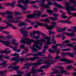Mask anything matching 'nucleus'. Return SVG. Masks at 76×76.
Listing matches in <instances>:
<instances>
[{
	"instance_id": "f257e3e1",
	"label": "nucleus",
	"mask_w": 76,
	"mask_h": 76,
	"mask_svg": "<svg viewBox=\"0 0 76 76\" xmlns=\"http://www.w3.org/2000/svg\"><path fill=\"white\" fill-rule=\"evenodd\" d=\"M44 61V60H39V61L37 62L36 63L33 64V66L32 67V69L31 70V73H39L40 72H43L44 71L43 70L41 69H48L49 66L47 65H44L43 66H42L41 67V68L38 69H37L38 67L37 66H39L42 64H43V62H41L40 61Z\"/></svg>"
},
{
	"instance_id": "f03ea898",
	"label": "nucleus",
	"mask_w": 76,
	"mask_h": 76,
	"mask_svg": "<svg viewBox=\"0 0 76 76\" xmlns=\"http://www.w3.org/2000/svg\"><path fill=\"white\" fill-rule=\"evenodd\" d=\"M42 41H43L45 43V41L44 39L41 40H39L37 41H36L34 42V44L33 46V48L32 47H30V48H31V50H33L32 52H37V50L36 48H38L39 50H41V46L38 47V44H39V45L41 46L42 45Z\"/></svg>"
},
{
	"instance_id": "7ed1b4c3",
	"label": "nucleus",
	"mask_w": 76,
	"mask_h": 76,
	"mask_svg": "<svg viewBox=\"0 0 76 76\" xmlns=\"http://www.w3.org/2000/svg\"><path fill=\"white\" fill-rule=\"evenodd\" d=\"M38 58V57H35L34 58H23V56H22L20 58H19V57H15L12 58V60L10 61H16V63H19V61H21V63H22L23 62L24 60H31V61H34L35 59Z\"/></svg>"
},
{
	"instance_id": "20e7f679",
	"label": "nucleus",
	"mask_w": 76,
	"mask_h": 76,
	"mask_svg": "<svg viewBox=\"0 0 76 76\" xmlns=\"http://www.w3.org/2000/svg\"><path fill=\"white\" fill-rule=\"evenodd\" d=\"M35 13L34 14L30 15L27 16L26 19H31L32 18H36V19L39 18L41 15V13L37 10L34 11Z\"/></svg>"
},
{
	"instance_id": "39448f33",
	"label": "nucleus",
	"mask_w": 76,
	"mask_h": 76,
	"mask_svg": "<svg viewBox=\"0 0 76 76\" xmlns=\"http://www.w3.org/2000/svg\"><path fill=\"white\" fill-rule=\"evenodd\" d=\"M63 44H57L55 46H54V45H52V48L53 49H54V50H53L50 48L49 49V52H50L51 53H58V51L57 50V46H61L60 48H62V47H65L66 46H62V45H63Z\"/></svg>"
},
{
	"instance_id": "423d86ee",
	"label": "nucleus",
	"mask_w": 76,
	"mask_h": 76,
	"mask_svg": "<svg viewBox=\"0 0 76 76\" xmlns=\"http://www.w3.org/2000/svg\"><path fill=\"white\" fill-rule=\"evenodd\" d=\"M41 34V32L39 31H35L34 30L33 33H31L30 34V35L31 38H34L36 40H37L39 38V34Z\"/></svg>"
},
{
	"instance_id": "0eeeda50",
	"label": "nucleus",
	"mask_w": 76,
	"mask_h": 76,
	"mask_svg": "<svg viewBox=\"0 0 76 76\" xmlns=\"http://www.w3.org/2000/svg\"><path fill=\"white\" fill-rule=\"evenodd\" d=\"M15 42H16V39H13L12 40V42H11L10 41L5 42L2 40L0 39V42H2V43H3V44H2L3 45H4L7 47H9V44H13L15 46H16L18 45H19V43H18L16 44L15 43Z\"/></svg>"
},
{
	"instance_id": "6e6552de",
	"label": "nucleus",
	"mask_w": 76,
	"mask_h": 76,
	"mask_svg": "<svg viewBox=\"0 0 76 76\" xmlns=\"http://www.w3.org/2000/svg\"><path fill=\"white\" fill-rule=\"evenodd\" d=\"M50 38H51L49 37L48 36L45 37L44 38V39L48 40V41H45V43H46L47 45L49 44H52V43H53L54 44H55L56 43V40H54V36H52V42H50V41L51 40Z\"/></svg>"
},
{
	"instance_id": "1a4fd4ad",
	"label": "nucleus",
	"mask_w": 76,
	"mask_h": 76,
	"mask_svg": "<svg viewBox=\"0 0 76 76\" xmlns=\"http://www.w3.org/2000/svg\"><path fill=\"white\" fill-rule=\"evenodd\" d=\"M36 41H34L33 39L30 40V39L29 38H26V37H25L24 38H22L21 40V42L20 43L22 42V43H24V44H27L28 45L31 44V43L32 42H35Z\"/></svg>"
},
{
	"instance_id": "9d476101",
	"label": "nucleus",
	"mask_w": 76,
	"mask_h": 76,
	"mask_svg": "<svg viewBox=\"0 0 76 76\" xmlns=\"http://www.w3.org/2000/svg\"><path fill=\"white\" fill-rule=\"evenodd\" d=\"M72 30H71L70 28H68L67 29L68 31H72V33H68L66 34V35L67 36H69L70 37H73L75 35L74 34V33L76 32V27H74L73 28Z\"/></svg>"
},
{
	"instance_id": "9b49d317",
	"label": "nucleus",
	"mask_w": 76,
	"mask_h": 76,
	"mask_svg": "<svg viewBox=\"0 0 76 76\" xmlns=\"http://www.w3.org/2000/svg\"><path fill=\"white\" fill-rule=\"evenodd\" d=\"M32 28V26H30L27 28H22L20 29V31L21 33H22L23 34L24 37H25V36H28V34L27 33V31H25L23 30H24L25 29H26L27 30H29V29H31Z\"/></svg>"
},
{
	"instance_id": "f8f14e48",
	"label": "nucleus",
	"mask_w": 76,
	"mask_h": 76,
	"mask_svg": "<svg viewBox=\"0 0 76 76\" xmlns=\"http://www.w3.org/2000/svg\"><path fill=\"white\" fill-rule=\"evenodd\" d=\"M51 24L52 25H51L50 26L47 25V24H44V26L45 28H46L48 29L51 30L54 28L55 26H56L57 23L53 22L51 23Z\"/></svg>"
},
{
	"instance_id": "ddd939ff",
	"label": "nucleus",
	"mask_w": 76,
	"mask_h": 76,
	"mask_svg": "<svg viewBox=\"0 0 76 76\" xmlns=\"http://www.w3.org/2000/svg\"><path fill=\"white\" fill-rule=\"evenodd\" d=\"M45 0H42L41 1L42 3H41L40 4V7H41V9H42V8H47L48 9H50V8H49V7L48 5L44 4V2H45Z\"/></svg>"
},
{
	"instance_id": "4468645a",
	"label": "nucleus",
	"mask_w": 76,
	"mask_h": 76,
	"mask_svg": "<svg viewBox=\"0 0 76 76\" xmlns=\"http://www.w3.org/2000/svg\"><path fill=\"white\" fill-rule=\"evenodd\" d=\"M61 61H63L64 62H66V63H65L64 64H69L70 63H73V61L72 60H68L66 58H62L60 59Z\"/></svg>"
},
{
	"instance_id": "2eb2a0df",
	"label": "nucleus",
	"mask_w": 76,
	"mask_h": 76,
	"mask_svg": "<svg viewBox=\"0 0 76 76\" xmlns=\"http://www.w3.org/2000/svg\"><path fill=\"white\" fill-rule=\"evenodd\" d=\"M19 66H8V69H12L10 70L9 71L10 72L11 71H13V70H19Z\"/></svg>"
},
{
	"instance_id": "dca6fc26",
	"label": "nucleus",
	"mask_w": 76,
	"mask_h": 76,
	"mask_svg": "<svg viewBox=\"0 0 76 76\" xmlns=\"http://www.w3.org/2000/svg\"><path fill=\"white\" fill-rule=\"evenodd\" d=\"M42 53L41 52H39L37 53L36 54H31L29 53L25 55V57H27V56H31V55L33 56H34V57H36V56H41L42 55Z\"/></svg>"
},
{
	"instance_id": "f3484780",
	"label": "nucleus",
	"mask_w": 76,
	"mask_h": 76,
	"mask_svg": "<svg viewBox=\"0 0 76 76\" xmlns=\"http://www.w3.org/2000/svg\"><path fill=\"white\" fill-rule=\"evenodd\" d=\"M55 62H56L55 61L48 60L45 62H44L43 63L47 64L48 65H50L51 64H53V63H55Z\"/></svg>"
},
{
	"instance_id": "a211bd4d",
	"label": "nucleus",
	"mask_w": 76,
	"mask_h": 76,
	"mask_svg": "<svg viewBox=\"0 0 76 76\" xmlns=\"http://www.w3.org/2000/svg\"><path fill=\"white\" fill-rule=\"evenodd\" d=\"M18 6L19 7H20L23 9V12H24L25 10H26V9H27V8L28 7V6H26L25 7H23L21 4H18Z\"/></svg>"
},
{
	"instance_id": "6ab92c4d",
	"label": "nucleus",
	"mask_w": 76,
	"mask_h": 76,
	"mask_svg": "<svg viewBox=\"0 0 76 76\" xmlns=\"http://www.w3.org/2000/svg\"><path fill=\"white\" fill-rule=\"evenodd\" d=\"M36 23L37 25H35L34 26V28H38V26H42V25H44V24H45L40 23L38 21H37L36 22Z\"/></svg>"
},
{
	"instance_id": "aec40b11",
	"label": "nucleus",
	"mask_w": 76,
	"mask_h": 76,
	"mask_svg": "<svg viewBox=\"0 0 76 76\" xmlns=\"http://www.w3.org/2000/svg\"><path fill=\"white\" fill-rule=\"evenodd\" d=\"M25 66L23 68H22L21 69H29V67L31 66V64L29 63H27L24 64Z\"/></svg>"
},
{
	"instance_id": "412c9836",
	"label": "nucleus",
	"mask_w": 76,
	"mask_h": 76,
	"mask_svg": "<svg viewBox=\"0 0 76 76\" xmlns=\"http://www.w3.org/2000/svg\"><path fill=\"white\" fill-rule=\"evenodd\" d=\"M9 26H10L11 27H13V25L10 24H8V25H6L5 27H0V29H3L7 28H9Z\"/></svg>"
},
{
	"instance_id": "4be33fe9",
	"label": "nucleus",
	"mask_w": 76,
	"mask_h": 76,
	"mask_svg": "<svg viewBox=\"0 0 76 76\" xmlns=\"http://www.w3.org/2000/svg\"><path fill=\"white\" fill-rule=\"evenodd\" d=\"M67 28V27H65L63 28H58V29L57 30V31L58 32H61L63 31H65L66 29Z\"/></svg>"
},
{
	"instance_id": "5701e85b",
	"label": "nucleus",
	"mask_w": 76,
	"mask_h": 76,
	"mask_svg": "<svg viewBox=\"0 0 76 76\" xmlns=\"http://www.w3.org/2000/svg\"><path fill=\"white\" fill-rule=\"evenodd\" d=\"M47 45L46 44L45 46V49H44L42 50V52H41L42 53V55H39V56H43V55L42 54H44L45 53V49H47V48H48V46H47Z\"/></svg>"
},
{
	"instance_id": "b1692460",
	"label": "nucleus",
	"mask_w": 76,
	"mask_h": 76,
	"mask_svg": "<svg viewBox=\"0 0 76 76\" xmlns=\"http://www.w3.org/2000/svg\"><path fill=\"white\" fill-rule=\"evenodd\" d=\"M25 25H26V24L25 22H21L18 24V26H19V27H20L25 26Z\"/></svg>"
},
{
	"instance_id": "393cba45",
	"label": "nucleus",
	"mask_w": 76,
	"mask_h": 76,
	"mask_svg": "<svg viewBox=\"0 0 76 76\" xmlns=\"http://www.w3.org/2000/svg\"><path fill=\"white\" fill-rule=\"evenodd\" d=\"M10 53V51H7L6 50H0V54H3V53H7V54H9Z\"/></svg>"
},
{
	"instance_id": "a878e982",
	"label": "nucleus",
	"mask_w": 76,
	"mask_h": 76,
	"mask_svg": "<svg viewBox=\"0 0 76 76\" xmlns=\"http://www.w3.org/2000/svg\"><path fill=\"white\" fill-rule=\"evenodd\" d=\"M5 18H6L7 19H13V18H14V17L12 15H11V14H9L7 16H6Z\"/></svg>"
},
{
	"instance_id": "bb28decb",
	"label": "nucleus",
	"mask_w": 76,
	"mask_h": 76,
	"mask_svg": "<svg viewBox=\"0 0 76 76\" xmlns=\"http://www.w3.org/2000/svg\"><path fill=\"white\" fill-rule=\"evenodd\" d=\"M63 73H64V74H67V72L65 70H62V71H61V72H58V74L59 75H61V74Z\"/></svg>"
},
{
	"instance_id": "cd10ccee",
	"label": "nucleus",
	"mask_w": 76,
	"mask_h": 76,
	"mask_svg": "<svg viewBox=\"0 0 76 76\" xmlns=\"http://www.w3.org/2000/svg\"><path fill=\"white\" fill-rule=\"evenodd\" d=\"M61 23H70L71 21H70L68 20H64V21L62 20L61 21Z\"/></svg>"
},
{
	"instance_id": "c85d7f7f",
	"label": "nucleus",
	"mask_w": 76,
	"mask_h": 76,
	"mask_svg": "<svg viewBox=\"0 0 76 76\" xmlns=\"http://www.w3.org/2000/svg\"><path fill=\"white\" fill-rule=\"evenodd\" d=\"M62 57H65V56H68L69 53L68 52H63L61 53Z\"/></svg>"
},
{
	"instance_id": "c756f323",
	"label": "nucleus",
	"mask_w": 76,
	"mask_h": 76,
	"mask_svg": "<svg viewBox=\"0 0 76 76\" xmlns=\"http://www.w3.org/2000/svg\"><path fill=\"white\" fill-rule=\"evenodd\" d=\"M53 70H55L54 71H53L52 72V74H56V73H58V70H56V69L55 68L52 69Z\"/></svg>"
},
{
	"instance_id": "7c9ffc66",
	"label": "nucleus",
	"mask_w": 76,
	"mask_h": 76,
	"mask_svg": "<svg viewBox=\"0 0 76 76\" xmlns=\"http://www.w3.org/2000/svg\"><path fill=\"white\" fill-rule=\"evenodd\" d=\"M7 63V61H3V62L1 64H0V65H2L4 66H6V64Z\"/></svg>"
},
{
	"instance_id": "2f4dec72",
	"label": "nucleus",
	"mask_w": 76,
	"mask_h": 76,
	"mask_svg": "<svg viewBox=\"0 0 76 76\" xmlns=\"http://www.w3.org/2000/svg\"><path fill=\"white\" fill-rule=\"evenodd\" d=\"M32 74V73H28L26 75V76H36V75L35 74H33V75H31Z\"/></svg>"
},
{
	"instance_id": "473e14b6",
	"label": "nucleus",
	"mask_w": 76,
	"mask_h": 76,
	"mask_svg": "<svg viewBox=\"0 0 76 76\" xmlns=\"http://www.w3.org/2000/svg\"><path fill=\"white\" fill-rule=\"evenodd\" d=\"M48 19H50L51 20H58V18H55L53 17L48 18Z\"/></svg>"
},
{
	"instance_id": "72a5a7b5",
	"label": "nucleus",
	"mask_w": 76,
	"mask_h": 76,
	"mask_svg": "<svg viewBox=\"0 0 76 76\" xmlns=\"http://www.w3.org/2000/svg\"><path fill=\"white\" fill-rule=\"evenodd\" d=\"M15 18L16 19L19 20L20 19H22V18H23V16H21L20 17L15 16Z\"/></svg>"
},
{
	"instance_id": "f704fd0d",
	"label": "nucleus",
	"mask_w": 76,
	"mask_h": 76,
	"mask_svg": "<svg viewBox=\"0 0 76 76\" xmlns=\"http://www.w3.org/2000/svg\"><path fill=\"white\" fill-rule=\"evenodd\" d=\"M16 3L15 1H14L12 2V3L11 4L10 6L12 7H13L15 6V4Z\"/></svg>"
},
{
	"instance_id": "c9c22d12",
	"label": "nucleus",
	"mask_w": 76,
	"mask_h": 76,
	"mask_svg": "<svg viewBox=\"0 0 76 76\" xmlns=\"http://www.w3.org/2000/svg\"><path fill=\"white\" fill-rule=\"evenodd\" d=\"M23 3L25 4H27L28 3H29V0H26L25 1H23Z\"/></svg>"
},
{
	"instance_id": "e433bc0d",
	"label": "nucleus",
	"mask_w": 76,
	"mask_h": 76,
	"mask_svg": "<svg viewBox=\"0 0 76 76\" xmlns=\"http://www.w3.org/2000/svg\"><path fill=\"white\" fill-rule=\"evenodd\" d=\"M11 56H16L17 57H18V56H19V55L18 53H14V54H11Z\"/></svg>"
},
{
	"instance_id": "4c0bfd02",
	"label": "nucleus",
	"mask_w": 76,
	"mask_h": 76,
	"mask_svg": "<svg viewBox=\"0 0 76 76\" xmlns=\"http://www.w3.org/2000/svg\"><path fill=\"white\" fill-rule=\"evenodd\" d=\"M52 15L53 16H54L55 18H57L58 16V14L52 13V14L50 15Z\"/></svg>"
},
{
	"instance_id": "58836bf2",
	"label": "nucleus",
	"mask_w": 76,
	"mask_h": 76,
	"mask_svg": "<svg viewBox=\"0 0 76 76\" xmlns=\"http://www.w3.org/2000/svg\"><path fill=\"white\" fill-rule=\"evenodd\" d=\"M72 68H73V66H72L71 65L70 66H68L66 67V70H69L70 69H72Z\"/></svg>"
},
{
	"instance_id": "ea45409f",
	"label": "nucleus",
	"mask_w": 76,
	"mask_h": 76,
	"mask_svg": "<svg viewBox=\"0 0 76 76\" xmlns=\"http://www.w3.org/2000/svg\"><path fill=\"white\" fill-rule=\"evenodd\" d=\"M68 55H69L70 57H74L75 56L73 55V54L72 53H68Z\"/></svg>"
},
{
	"instance_id": "a19ab883",
	"label": "nucleus",
	"mask_w": 76,
	"mask_h": 76,
	"mask_svg": "<svg viewBox=\"0 0 76 76\" xmlns=\"http://www.w3.org/2000/svg\"><path fill=\"white\" fill-rule=\"evenodd\" d=\"M60 57L58 56V54H57L56 57L55 58V60H56L57 59H60Z\"/></svg>"
},
{
	"instance_id": "79ce46f5",
	"label": "nucleus",
	"mask_w": 76,
	"mask_h": 76,
	"mask_svg": "<svg viewBox=\"0 0 76 76\" xmlns=\"http://www.w3.org/2000/svg\"><path fill=\"white\" fill-rule=\"evenodd\" d=\"M17 48L18 47L17 46H16L15 47H14L13 48L12 50L13 51H16Z\"/></svg>"
},
{
	"instance_id": "37998d69",
	"label": "nucleus",
	"mask_w": 76,
	"mask_h": 76,
	"mask_svg": "<svg viewBox=\"0 0 76 76\" xmlns=\"http://www.w3.org/2000/svg\"><path fill=\"white\" fill-rule=\"evenodd\" d=\"M45 22L49 23V22H50V20L48 19L47 18L45 20Z\"/></svg>"
},
{
	"instance_id": "c03bdc74",
	"label": "nucleus",
	"mask_w": 76,
	"mask_h": 76,
	"mask_svg": "<svg viewBox=\"0 0 76 76\" xmlns=\"http://www.w3.org/2000/svg\"><path fill=\"white\" fill-rule=\"evenodd\" d=\"M4 75L3 71H0V76H4Z\"/></svg>"
},
{
	"instance_id": "a18cd8bd",
	"label": "nucleus",
	"mask_w": 76,
	"mask_h": 76,
	"mask_svg": "<svg viewBox=\"0 0 76 76\" xmlns=\"http://www.w3.org/2000/svg\"><path fill=\"white\" fill-rule=\"evenodd\" d=\"M47 12L48 13H53V11L51 10H48L47 11Z\"/></svg>"
},
{
	"instance_id": "49530a36",
	"label": "nucleus",
	"mask_w": 76,
	"mask_h": 76,
	"mask_svg": "<svg viewBox=\"0 0 76 76\" xmlns=\"http://www.w3.org/2000/svg\"><path fill=\"white\" fill-rule=\"evenodd\" d=\"M20 20H17L15 21H14V20H13V23H17L18 22H19Z\"/></svg>"
},
{
	"instance_id": "de8ad7c7",
	"label": "nucleus",
	"mask_w": 76,
	"mask_h": 76,
	"mask_svg": "<svg viewBox=\"0 0 76 76\" xmlns=\"http://www.w3.org/2000/svg\"><path fill=\"white\" fill-rule=\"evenodd\" d=\"M57 37H63V35L61 34H59L57 35Z\"/></svg>"
},
{
	"instance_id": "09e8293b",
	"label": "nucleus",
	"mask_w": 76,
	"mask_h": 76,
	"mask_svg": "<svg viewBox=\"0 0 76 76\" xmlns=\"http://www.w3.org/2000/svg\"><path fill=\"white\" fill-rule=\"evenodd\" d=\"M61 17L62 18H63L64 19V18H67V16H66V15H62L61 16Z\"/></svg>"
},
{
	"instance_id": "8fccbe9b",
	"label": "nucleus",
	"mask_w": 76,
	"mask_h": 76,
	"mask_svg": "<svg viewBox=\"0 0 76 76\" xmlns=\"http://www.w3.org/2000/svg\"><path fill=\"white\" fill-rule=\"evenodd\" d=\"M11 13H12V12H11L9 11H7L6 14H9V15H10Z\"/></svg>"
},
{
	"instance_id": "3c124183",
	"label": "nucleus",
	"mask_w": 76,
	"mask_h": 76,
	"mask_svg": "<svg viewBox=\"0 0 76 76\" xmlns=\"http://www.w3.org/2000/svg\"><path fill=\"white\" fill-rule=\"evenodd\" d=\"M24 49L25 50V52H27L28 51V47H26V48H24Z\"/></svg>"
},
{
	"instance_id": "603ef678",
	"label": "nucleus",
	"mask_w": 76,
	"mask_h": 76,
	"mask_svg": "<svg viewBox=\"0 0 76 76\" xmlns=\"http://www.w3.org/2000/svg\"><path fill=\"white\" fill-rule=\"evenodd\" d=\"M58 11V9H57V8H54L53 9V12H57Z\"/></svg>"
},
{
	"instance_id": "864d4df0",
	"label": "nucleus",
	"mask_w": 76,
	"mask_h": 76,
	"mask_svg": "<svg viewBox=\"0 0 76 76\" xmlns=\"http://www.w3.org/2000/svg\"><path fill=\"white\" fill-rule=\"evenodd\" d=\"M20 15V13L19 12H16L15 13V16H18V15Z\"/></svg>"
},
{
	"instance_id": "5fc2aeb1",
	"label": "nucleus",
	"mask_w": 76,
	"mask_h": 76,
	"mask_svg": "<svg viewBox=\"0 0 76 76\" xmlns=\"http://www.w3.org/2000/svg\"><path fill=\"white\" fill-rule=\"evenodd\" d=\"M59 68L60 70V72H61V71H62V70H63V69H64V68H63V66H61Z\"/></svg>"
},
{
	"instance_id": "6e6d98bb",
	"label": "nucleus",
	"mask_w": 76,
	"mask_h": 76,
	"mask_svg": "<svg viewBox=\"0 0 76 76\" xmlns=\"http://www.w3.org/2000/svg\"><path fill=\"white\" fill-rule=\"evenodd\" d=\"M49 58L50 59H53V56L51 55L50 53L49 54Z\"/></svg>"
},
{
	"instance_id": "4d7b16f0",
	"label": "nucleus",
	"mask_w": 76,
	"mask_h": 76,
	"mask_svg": "<svg viewBox=\"0 0 76 76\" xmlns=\"http://www.w3.org/2000/svg\"><path fill=\"white\" fill-rule=\"evenodd\" d=\"M70 42V41L68 40H66L64 42H63V43H65V42H66V43H69Z\"/></svg>"
},
{
	"instance_id": "13d9d810",
	"label": "nucleus",
	"mask_w": 76,
	"mask_h": 76,
	"mask_svg": "<svg viewBox=\"0 0 76 76\" xmlns=\"http://www.w3.org/2000/svg\"><path fill=\"white\" fill-rule=\"evenodd\" d=\"M48 5H52V4H52V3L51 2H50V1H48Z\"/></svg>"
},
{
	"instance_id": "bf43d9fd",
	"label": "nucleus",
	"mask_w": 76,
	"mask_h": 76,
	"mask_svg": "<svg viewBox=\"0 0 76 76\" xmlns=\"http://www.w3.org/2000/svg\"><path fill=\"white\" fill-rule=\"evenodd\" d=\"M7 38H8L10 39L12 38V36L10 35H8L7 36Z\"/></svg>"
},
{
	"instance_id": "052dcab7",
	"label": "nucleus",
	"mask_w": 76,
	"mask_h": 76,
	"mask_svg": "<svg viewBox=\"0 0 76 76\" xmlns=\"http://www.w3.org/2000/svg\"><path fill=\"white\" fill-rule=\"evenodd\" d=\"M18 2L19 3H23V1L22 0H18Z\"/></svg>"
},
{
	"instance_id": "680f3d73",
	"label": "nucleus",
	"mask_w": 76,
	"mask_h": 76,
	"mask_svg": "<svg viewBox=\"0 0 76 76\" xmlns=\"http://www.w3.org/2000/svg\"><path fill=\"white\" fill-rule=\"evenodd\" d=\"M57 7H58L59 9H61V8H62V7L59 4H58V5Z\"/></svg>"
},
{
	"instance_id": "e2e57ef3",
	"label": "nucleus",
	"mask_w": 76,
	"mask_h": 76,
	"mask_svg": "<svg viewBox=\"0 0 76 76\" xmlns=\"http://www.w3.org/2000/svg\"><path fill=\"white\" fill-rule=\"evenodd\" d=\"M9 57H10V56H5L4 58L5 59H7V60H9Z\"/></svg>"
},
{
	"instance_id": "0e129e2a",
	"label": "nucleus",
	"mask_w": 76,
	"mask_h": 76,
	"mask_svg": "<svg viewBox=\"0 0 76 76\" xmlns=\"http://www.w3.org/2000/svg\"><path fill=\"white\" fill-rule=\"evenodd\" d=\"M49 32L51 33V34H53V35H54V34H55V33L53 31H49Z\"/></svg>"
},
{
	"instance_id": "69168bd1",
	"label": "nucleus",
	"mask_w": 76,
	"mask_h": 76,
	"mask_svg": "<svg viewBox=\"0 0 76 76\" xmlns=\"http://www.w3.org/2000/svg\"><path fill=\"white\" fill-rule=\"evenodd\" d=\"M2 32L3 33H4V34H9V32L8 31H2Z\"/></svg>"
},
{
	"instance_id": "338daca9",
	"label": "nucleus",
	"mask_w": 76,
	"mask_h": 76,
	"mask_svg": "<svg viewBox=\"0 0 76 76\" xmlns=\"http://www.w3.org/2000/svg\"><path fill=\"white\" fill-rule=\"evenodd\" d=\"M20 47H21V48H23L24 49L25 48V46L24 45H21L20 46Z\"/></svg>"
},
{
	"instance_id": "774afa93",
	"label": "nucleus",
	"mask_w": 76,
	"mask_h": 76,
	"mask_svg": "<svg viewBox=\"0 0 76 76\" xmlns=\"http://www.w3.org/2000/svg\"><path fill=\"white\" fill-rule=\"evenodd\" d=\"M71 41H76V38L74 39L73 38H72L71 39Z\"/></svg>"
}]
</instances>
